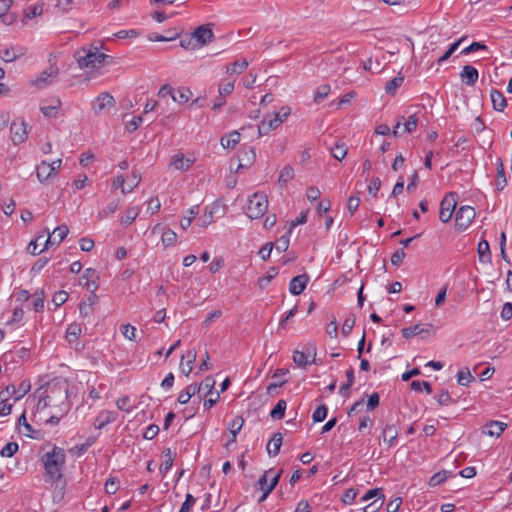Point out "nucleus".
I'll list each match as a JSON object with an SVG mask.
<instances>
[{
    "instance_id": "43",
    "label": "nucleus",
    "mask_w": 512,
    "mask_h": 512,
    "mask_svg": "<svg viewBox=\"0 0 512 512\" xmlns=\"http://www.w3.org/2000/svg\"><path fill=\"white\" fill-rule=\"evenodd\" d=\"M434 398L441 406H449L450 404L455 403L447 390H441L434 396Z\"/></svg>"
},
{
    "instance_id": "14",
    "label": "nucleus",
    "mask_w": 512,
    "mask_h": 512,
    "mask_svg": "<svg viewBox=\"0 0 512 512\" xmlns=\"http://www.w3.org/2000/svg\"><path fill=\"white\" fill-rule=\"evenodd\" d=\"M26 54V48L23 46H15L5 48L0 52V58L5 62H13Z\"/></svg>"
},
{
    "instance_id": "13",
    "label": "nucleus",
    "mask_w": 512,
    "mask_h": 512,
    "mask_svg": "<svg viewBox=\"0 0 512 512\" xmlns=\"http://www.w3.org/2000/svg\"><path fill=\"white\" fill-rule=\"evenodd\" d=\"M308 281L309 276L307 274L293 277L289 283V292L295 296L300 295L305 290Z\"/></svg>"
},
{
    "instance_id": "56",
    "label": "nucleus",
    "mask_w": 512,
    "mask_h": 512,
    "mask_svg": "<svg viewBox=\"0 0 512 512\" xmlns=\"http://www.w3.org/2000/svg\"><path fill=\"white\" fill-rule=\"evenodd\" d=\"M19 449L16 442L7 443L0 451L2 457H12Z\"/></svg>"
},
{
    "instance_id": "2",
    "label": "nucleus",
    "mask_w": 512,
    "mask_h": 512,
    "mask_svg": "<svg viewBox=\"0 0 512 512\" xmlns=\"http://www.w3.org/2000/svg\"><path fill=\"white\" fill-rule=\"evenodd\" d=\"M70 386L66 380L54 379L46 385L43 408L53 406L59 408L61 415H66L71 407L68 400Z\"/></svg>"
},
{
    "instance_id": "26",
    "label": "nucleus",
    "mask_w": 512,
    "mask_h": 512,
    "mask_svg": "<svg viewBox=\"0 0 512 512\" xmlns=\"http://www.w3.org/2000/svg\"><path fill=\"white\" fill-rule=\"evenodd\" d=\"M505 428L506 424L503 422L490 421L488 424H486L484 433L489 436L499 437L504 432Z\"/></svg>"
},
{
    "instance_id": "25",
    "label": "nucleus",
    "mask_w": 512,
    "mask_h": 512,
    "mask_svg": "<svg viewBox=\"0 0 512 512\" xmlns=\"http://www.w3.org/2000/svg\"><path fill=\"white\" fill-rule=\"evenodd\" d=\"M36 175L41 183L46 182L51 176H53L52 169L47 161H42L36 167Z\"/></svg>"
},
{
    "instance_id": "50",
    "label": "nucleus",
    "mask_w": 512,
    "mask_h": 512,
    "mask_svg": "<svg viewBox=\"0 0 512 512\" xmlns=\"http://www.w3.org/2000/svg\"><path fill=\"white\" fill-rule=\"evenodd\" d=\"M355 321H356V318H355L354 314H350L344 320L343 325H342V329H341L342 335L344 337H347L351 333V331H352V329H353V327L355 325Z\"/></svg>"
},
{
    "instance_id": "3",
    "label": "nucleus",
    "mask_w": 512,
    "mask_h": 512,
    "mask_svg": "<svg viewBox=\"0 0 512 512\" xmlns=\"http://www.w3.org/2000/svg\"><path fill=\"white\" fill-rule=\"evenodd\" d=\"M74 57L76 58L78 65L81 69L83 68H99L102 64L112 62L113 58L107 54L99 52L97 47L93 48H82L75 52Z\"/></svg>"
},
{
    "instance_id": "24",
    "label": "nucleus",
    "mask_w": 512,
    "mask_h": 512,
    "mask_svg": "<svg viewBox=\"0 0 512 512\" xmlns=\"http://www.w3.org/2000/svg\"><path fill=\"white\" fill-rule=\"evenodd\" d=\"M18 424L23 426L22 434L26 437H30L32 439H40V431H36L32 428V426L27 422L25 413L18 418Z\"/></svg>"
},
{
    "instance_id": "48",
    "label": "nucleus",
    "mask_w": 512,
    "mask_h": 512,
    "mask_svg": "<svg viewBox=\"0 0 512 512\" xmlns=\"http://www.w3.org/2000/svg\"><path fill=\"white\" fill-rule=\"evenodd\" d=\"M329 92H330V85H328V84L320 85L314 93V102L320 103L328 96Z\"/></svg>"
},
{
    "instance_id": "38",
    "label": "nucleus",
    "mask_w": 512,
    "mask_h": 512,
    "mask_svg": "<svg viewBox=\"0 0 512 512\" xmlns=\"http://www.w3.org/2000/svg\"><path fill=\"white\" fill-rule=\"evenodd\" d=\"M418 125V117L416 114H412L408 119L404 118L402 121L403 133H412L416 130Z\"/></svg>"
},
{
    "instance_id": "53",
    "label": "nucleus",
    "mask_w": 512,
    "mask_h": 512,
    "mask_svg": "<svg viewBox=\"0 0 512 512\" xmlns=\"http://www.w3.org/2000/svg\"><path fill=\"white\" fill-rule=\"evenodd\" d=\"M328 413V408L326 405H319L312 414V419L314 422H322L325 420Z\"/></svg>"
},
{
    "instance_id": "27",
    "label": "nucleus",
    "mask_w": 512,
    "mask_h": 512,
    "mask_svg": "<svg viewBox=\"0 0 512 512\" xmlns=\"http://www.w3.org/2000/svg\"><path fill=\"white\" fill-rule=\"evenodd\" d=\"M240 142V133L232 131L228 135L223 136L220 143L225 149H233Z\"/></svg>"
},
{
    "instance_id": "29",
    "label": "nucleus",
    "mask_w": 512,
    "mask_h": 512,
    "mask_svg": "<svg viewBox=\"0 0 512 512\" xmlns=\"http://www.w3.org/2000/svg\"><path fill=\"white\" fill-rule=\"evenodd\" d=\"M286 407H287V403L285 400H283V399L278 400L276 405L270 411V417L273 420L283 419L285 416Z\"/></svg>"
},
{
    "instance_id": "42",
    "label": "nucleus",
    "mask_w": 512,
    "mask_h": 512,
    "mask_svg": "<svg viewBox=\"0 0 512 512\" xmlns=\"http://www.w3.org/2000/svg\"><path fill=\"white\" fill-rule=\"evenodd\" d=\"M11 0H1L0 1V20L5 24H10L12 22V18L6 13L11 5Z\"/></svg>"
},
{
    "instance_id": "34",
    "label": "nucleus",
    "mask_w": 512,
    "mask_h": 512,
    "mask_svg": "<svg viewBox=\"0 0 512 512\" xmlns=\"http://www.w3.org/2000/svg\"><path fill=\"white\" fill-rule=\"evenodd\" d=\"M163 454H164L165 459L160 464L159 470L163 475H165L171 469V467L173 465L174 456L172 455L170 448L164 449Z\"/></svg>"
},
{
    "instance_id": "12",
    "label": "nucleus",
    "mask_w": 512,
    "mask_h": 512,
    "mask_svg": "<svg viewBox=\"0 0 512 512\" xmlns=\"http://www.w3.org/2000/svg\"><path fill=\"white\" fill-rule=\"evenodd\" d=\"M132 177H133V185H129V187H125L124 183H125V178L123 175H118L116 177V179L113 181L112 183V191H115L117 190L118 188H121V192L122 194H127V193H130L131 191H133V189L138 186V184L140 183L141 181V176L139 174H137L136 172H132Z\"/></svg>"
},
{
    "instance_id": "17",
    "label": "nucleus",
    "mask_w": 512,
    "mask_h": 512,
    "mask_svg": "<svg viewBox=\"0 0 512 512\" xmlns=\"http://www.w3.org/2000/svg\"><path fill=\"white\" fill-rule=\"evenodd\" d=\"M460 77L467 86H474L478 80L479 73L472 65H465L460 73Z\"/></svg>"
},
{
    "instance_id": "55",
    "label": "nucleus",
    "mask_w": 512,
    "mask_h": 512,
    "mask_svg": "<svg viewBox=\"0 0 512 512\" xmlns=\"http://www.w3.org/2000/svg\"><path fill=\"white\" fill-rule=\"evenodd\" d=\"M5 392H0V417H5L11 413L12 404H7Z\"/></svg>"
},
{
    "instance_id": "30",
    "label": "nucleus",
    "mask_w": 512,
    "mask_h": 512,
    "mask_svg": "<svg viewBox=\"0 0 512 512\" xmlns=\"http://www.w3.org/2000/svg\"><path fill=\"white\" fill-rule=\"evenodd\" d=\"M477 251H478L480 262L486 263V262L490 261V259H491V252H490V246H489L488 241L481 240L478 243Z\"/></svg>"
},
{
    "instance_id": "54",
    "label": "nucleus",
    "mask_w": 512,
    "mask_h": 512,
    "mask_svg": "<svg viewBox=\"0 0 512 512\" xmlns=\"http://www.w3.org/2000/svg\"><path fill=\"white\" fill-rule=\"evenodd\" d=\"M289 235L288 232L285 235H282L280 238H278L273 245L275 249L279 252H285L289 247Z\"/></svg>"
},
{
    "instance_id": "60",
    "label": "nucleus",
    "mask_w": 512,
    "mask_h": 512,
    "mask_svg": "<svg viewBox=\"0 0 512 512\" xmlns=\"http://www.w3.org/2000/svg\"><path fill=\"white\" fill-rule=\"evenodd\" d=\"M384 504V498H376L363 508V512H378Z\"/></svg>"
},
{
    "instance_id": "40",
    "label": "nucleus",
    "mask_w": 512,
    "mask_h": 512,
    "mask_svg": "<svg viewBox=\"0 0 512 512\" xmlns=\"http://www.w3.org/2000/svg\"><path fill=\"white\" fill-rule=\"evenodd\" d=\"M403 82H404V77L400 74L398 76L392 78L391 80H389L386 83V86H385L386 93L394 94L395 91L397 90V88H399L403 84Z\"/></svg>"
},
{
    "instance_id": "44",
    "label": "nucleus",
    "mask_w": 512,
    "mask_h": 512,
    "mask_svg": "<svg viewBox=\"0 0 512 512\" xmlns=\"http://www.w3.org/2000/svg\"><path fill=\"white\" fill-rule=\"evenodd\" d=\"M180 46L186 50H195L199 48L192 34H186L181 37Z\"/></svg>"
},
{
    "instance_id": "63",
    "label": "nucleus",
    "mask_w": 512,
    "mask_h": 512,
    "mask_svg": "<svg viewBox=\"0 0 512 512\" xmlns=\"http://www.w3.org/2000/svg\"><path fill=\"white\" fill-rule=\"evenodd\" d=\"M30 388H31V385L28 381H22L19 384L18 388L16 389L17 395L15 396V401L24 397L29 392Z\"/></svg>"
},
{
    "instance_id": "64",
    "label": "nucleus",
    "mask_w": 512,
    "mask_h": 512,
    "mask_svg": "<svg viewBox=\"0 0 512 512\" xmlns=\"http://www.w3.org/2000/svg\"><path fill=\"white\" fill-rule=\"evenodd\" d=\"M196 498L191 494H186L185 501L183 502L179 512H190L191 507L195 504Z\"/></svg>"
},
{
    "instance_id": "57",
    "label": "nucleus",
    "mask_w": 512,
    "mask_h": 512,
    "mask_svg": "<svg viewBox=\"0 0 512 512\" xmlns=\"http://www.w3.org/2000/svg\"><path fill=\"white\" fill-rule=\"evenodd\" d=\"M473 380V376L469 372L468 369L460 370L457 373V382L459 385L468 386V384Z\"/></svg>"
},
{
    "instance_id": "11",
    "label": "nucleus",
    "mask_w": 512,
    "mask_h": 512,
    "mask_svg": "<svg viewBox=\"0 0 512 512\" xmlns=\"http://www.w3.org/2000/svg\"><path fill=\"white\" fill-rule=\"evenodd\" d=\"M198 47H201L214 38V33L208 25L198 26L192 33Z\"/></svg>"
},
{
    "instance_id": "19",
    "label": "nucleus",
    "mask_w": 512,
    "mask_h": 512,
    "mask_svg": "<svg viewBox=\"0 0 512 512\" xmlns=\"http://www.w3.org/2000/svg\"><path fill=\"white\" fill-rule=\"evenodd\" d=\"M244 425V419L242 416L237 415L229 424V429L231 433V439L225 444V447H229L231 443L236 441L237 434L240 432Z\"/></svg>"
},
{
    "instance_id": "23",
    "label": "nucleus",
    "mask_w": 512,
    "mask_h": 512,
    "mask_svg": "<svg viewBox=\"0 0 512 512\" xmlns=\"http://www.w3.org/2000/svg\"><path fill=\"white\" fill-rule=\"evenodd\" d=\"M193 164V160L185 158L182 154H176L171 159V165L180 171H187Z\"/></svg>"
},
{
    "instance_id": "46",
    "label": "nucleus",
    "mask_w": 512,
    "mask_h": 512,
    "mask_svg": "<svg viewBox=\"0 0 512 512\" xmlns=\"http://www.w3.org/2000/svg\"><path fill=\"white\" fill-rule=\"evenodd\" d=\"M186 357L188 359L187 360V370H184V365H183L182 362L180 363V369H181L183 374L188 376L192 372V370H193L192 363L195 362L196 357H197V353H196L195 350H189L187 352Z\"/></svg>"
},
{
    "instance_id": "39",
    "label": "nucleus",
    "mask_w": 512,
    "mask_h": 512,
    "mask_svg": "<svg viewBox=\"0 0 512 512\" xmlns=\"http://www.w3.org/2000/svg\"><path fill=\"white\" fill-rule=\"evenodd\" d=\"M294 177V169L290 165H286L282 168L279 174L278 183L283 186L288 181L293 179Z\"/></svg>"
},
{
    "instance_id": "36",
    "label": "nucleus",
    "mask_w": 512,
    "mask_h": 512,
    "mask_svg": "<svg viewBox=\"0 0 512 512\" xmlns=\"http://www.w3.org/2000/svg\"><path fill=\"white\" fill-rule=\"evenodd\" d=\"M82 328L81 325L78 323H72L68 326L66 330V338L68 342H74L76 341L79 336L81 335Z\"/></svg>"
},
{
    "instance_id": "49",
    "label": "nucleus",
    "mask_w": 512,
    "mask_h": 512,
    "mask_svg": "<svg viewBox=\"0 0 512 512\" xmlns=\"http://www.w3.org/2000/svg\"><path fill=\"white\" fill-rule=\"evenodd\" d=\"M199 213V205H194L189 209V217H183L180 221V226L182 229H187L194 217Z\"/></svg>"
},
{
    "instance_id": "52",
    "label": "nucleus",
    "mask_w": 512,
    "mask_h": 512,
    "mask_svg": "<svg viewBox=\"0 0 512 512\" xmlns=\"http://www.w3.org/2000/svg\"><path fill=\"white\" fill-rule=\"evenodd\" d=\"M176 240L177 234L171 229L165 230L161 237V241L163 245L166 247L173 245L176 242Z\"/></svg>"
},
{
    "instance_id": "22",
    "label": "nucleus",
    "mask_w": 512,
    "mask_h": 512,
    "mask_svg": "<svg viewBox=\"0 0 512 512\" xmlns=\"http://www.w3.org/2000/svg\"><path fill=\"white\" fill-rule=\"evenodd\" d=\"M383 440L390 447L394 446L398 437V430L393 424H386L382 431Z\"/></svg>"
},
{
    "instance_id": "37",
    "label": "nucleus",
    "mask_w": 512,
    "mask_h": 512,
    "mask_svg": "<svg viewBox=\"0 0 512 512\" xmlns=\"http://www.w3.org/2000/svg\"><path fill=\"white\" fill-rule=\"evenodd\" d=\"M332 156L337 160H343L347 155V147L344 143L336 142L330 148Z\"/></svg>"
},
{
    "instance_id": "6",
    "label": "nucleus",
    "mask_w": 512,
    "mask_h": 512,
    "mask_svg": "<svg viewBox=\"0 0 512 512\" xmlns=\"http://www.w3.org/2000/svg\"><path fill=\"white\" fill-rule=\"evenodd\" d=\"M458 197L457 192H449L442 199L439 211V220L442 223H447L451 219L457 205Z\"/></svg>"
},
{
    "instance_id": "15",
    "label": "nucleus",
    "mask_w": 512,
    "mask_h": 512,
    "mask_svg": "<svg viewBox=\"0 0 512 512\" xmlns=\"http://www.w3.org/2000/svg\"><path fill=\"white\" fill-rule=\"evenodd\" d=\"M115 104V100L113 98V96L108 93V92H104V93H101L97 99H96V103L93 104V110L95 113L99 114L101 113L105 108L107 107H112L114 106Z\"/></svg>"
},
{
    "instance_id": "51",
    "label": "nucleus",
    "mask_w": 512,
    "mask_h": 512,
    "mask_svg": "<svg viewBox=\"0 0 512 512\" xmlns=\"http://www.w3.org/2000/svg\"><path fill=\"white\" fill-rule=\"evenodd\" d=\"M137 216H138V211L136 208H134V207L128 208L125 211L124 215L120 219L121 224L129 225L136 219Z\"/></svg>"
},
{
    "instance_id": "18",
    "label": "nucleus",
    "mask_w": 512,
    "mask_h": 512,
    "mask_svg": "<svg viewBox=\"0 0 512 512\" xmlns=\"http://www.w3.org/2000/svg\"><path fill=\"white\" fill-rule=\"evenodd\" d=\"M58 72L59 71L57 67L51 66L48 70L43 71L33 83L38 88H44L49 83L48 79L51 77H56Z\"/></svg>"
},
{
    "instance_id": "21",
    "label": "nucleus",
    "mask_w": 512,
    "mask_h": 512,
    "mask_svg": "<svg viewBox=\"0 0 512 512\" xmlns=\"http://www.w3.org/2000/svg\"><path fill=\"white\" fill-rule=\"evenodd\" d=\"M282 434L280 432H276L273 434L271 439L267 444V452L270 456L275 457L280 452V448L282 445Z\"/></svg>"
},
{
    "instance_id": "8",
    "label": "nucleus",
    "mask_w": 512,
    "mask_h": 512,
    "mask_svg": "<svg viewBox=\"0 0 512 512\" xmlns=\"http://www.w3.org/2000/svg\"><path fill=\"white\" fill-rule=\"evenodd\" d=\"M293 361L302 368L310 363H316V346L309 344L302 351L295 350L293 352Z\"/></svg>"
},
{
    "instance_id": "61",
    "label": "nucleus",
    "mask_w": 512,
    "mask_h": 512,
    "mask_svg": "<svg viewBox=\"0 0 512 512\" xmlns=\"http://www.w3.org/2000/svg\"><path fill=\"white\" fill-rule=\"evenodd\" d=\"M121 333L123 336L129 340H136V328L130 324L121 326Z\"/></svg>"
},
{
    "instance_id": "59",
    "label": "nucleus",
    "mask_w": 512,
    "mask_h": 512,
    "mask_svg": "<svg viewBox=\"0 0 512 512\" xmlns=\"http://www.w3.org/2000/svg\"><path fill=\"white\" fill-rule=\"evenodd\" d=\"M479 50H488V47L481 42H472L469 46H467L461 51V54L467 55Z\"/></svg>"
},
{
    "instance_id": "62",
    "label": "nucleus",
    "mask_w": 512,
    "mask_h": 512,
    "mask_svg": "<svg viewBox=\"0 0 512 512\" xmlns=\"http://www.w3.org/2000/svg\"><path fill=\"white\" fill-rule=\"evenodd\" d=\"M68 297L69 295L66 291L60 290L53 295L52 302L56 307H59L67 301Z\"/></svg>"
},
{
    "instance_id": "58",
    "label": "nucleus",
    "mask_w": 512,
    "mask_h": 512,
    "mask_svg": "<svg viewBox=\"0 0 512 512\" xmlns=\"http://www.w3.org/2000/svg\"><path fill=\"white\" fill-rule=\"evenodd\" d=\"M119 489V479L116 477H110L105 483V492L107 494H115Z\"/></svg>"
},
{
    "instance_id": "5",
    "label": "nucleus",
    "mask_w": 512,
    "mask_h": 512,
    "mask_svg": "<svg viewBox=\"0 0 512 512\" xmlns=\"http://www.w3.org/2000/svg\"><path fill=\"white\" fill-rule=\"evenodd\" d=\"M476 216L475 209L469 205L461 206L455 215V229L463 232L468 229Z\"/></svg>"
},
{
    "instance_id": "33",
    "label": "nucleus",
    "mask_w": 512,
    "mask_h": 512,
    "mask_svg": "<svg viewBox=\"0 0 512 512\" xmlns=\"http://www.w3.org/2000/svg\"><path fill=\"white\" fill-rule=\"evenodd\" d=\"M192 96V92L187 87L179 88L177 92H174V95H172V99L174 102H177L179 104H183L189 101V99Z\"/></svg>"
},
{
    "instance_id": "31",
    "label": "nucleus",
    "mask_w": 512,
    "mask_h": 512,
    "mask_svg": "<svg viewBox=\"0 0 512 512\" xmlns=\"http://www.w3.org/2000/svg\"><path fill=\"white\" fill-rule=\"evenodd\" d=\"M95 273L96 271L94 269L88 268L85 270L83 276L81 277V280H85L83 285L86 286L87 289H92V291H95L98 288V285L94 279Z\"/></svg>"
},
{
    "instance_id": "45",
    "label": "nucleus",
    "mask_w": 512,
    "mask_h": 512,
    "mask_svg": "<svg viewBox=\"0 0 512 512\" xmlns=\"http://www.w3.org/2000/svg\"><path fill=\"white\" fill-rule=\"evenodd\" d=\"M120 204L119 200L110 202L105 208L98 213V218L103 219L116 212Z\"/></svg>"
},
{
    "instance_id": "47",
    "label": "nucleus",
    "mask_w": 512,
    "mask_h": 512,
    "mask_svg": "<svg viewBox=\"0 0 512 512\" xmlns=\"http://www.w3.org/2000/svg\"><path fill=\"white\" fill-rule=\"evenodd\" d=\"M401 332H402L403 337L408 339V338L414 337L416 335L423 334L424 329L419 324H416L413 326L403 328L401 330Z\"/></svg>"
},
{
    "instance_id": "16",
    "label": "nucleus",
    "mask_w": 512,
    "mask_h": 512,
    "mask_svg": "<svg viewBox=\"0 0 512 512\" xmlns=\"http://www.w3.org/2000/svg\"><path fill=\"white\" fill-rule=\"evenodd\" d=\"M117 416L115 411L103 410L96 417L94 426L96 429H103L106 425L116 421Z\"/></svg>"
},
{
    "instance_id": "28",
    "label": "nucleus",
    "mask_w": 512,
    "mask_h": 512,
    "mask_svg": "<svg viewBox=\"0 0 512 512\" xmlns=\"http://www.w3.org/2000/svg\"><path fill=\"white\" fill-rule=\"evenodd\" d=\"M450 476H454L452 472L447 470H441L435 473L428 482L430 487H436L443 484Z\"/></svg>"
},
{
    "instance_id": "4",
    "label": "nucleus",
    "mask_w": 512,
    "mask_h": 512,
    "mask_svg": "<svg viewBox=\"0 0 512 512\" xmlns=\"http://www.w3.org/2000/svg\"><path fill=\"white\" fill-rule=\"evenodd\" d=\"M268 198L263 193H254L248 200L246 214L250 219H258L267 212Z\"/></svg>"
},
{
    "instance_id": "41",
    "label": "nucleus",
    "mask_w": 512,
    "mask_h": 512,
    "mask_svg": "<svg viewBox=\"0 0 512 512\" xmlns=\"http://www.w3.org/2000/svg\"><path fill=\"white\" fill-rule=\"evenodd\" d=\"M248 67V62L245 59L236 60L226 67L227 73H241Z\"/></svg>"
},
{
    "instance_id": "1",
    "label": "nucleus",
    "mask_w": 512,
    "mask_h": 512,
    "mask_svg": "<svg viewBox=\"0 0 512 512\" xmlns=\"http://www.w3.org/2000/svg\"><path fill=\"white\" fill-rule=\"evenodd\" d=\"M40 461L45 471L44 481L55 485L54 499H62L66 489V480L63 475L66 463L64 449L54 445L51 451L41 456Z\"/></svg>"
},
{
    "instance_id": "7",
    "label": "nucleus",
    "mask_w": 512,
    "mask_h": 512,
    "mask_svg": "<svg viewBox=\"0 0 512 512\" xmlns=\"http://www.w3.org/2000/svg\"><path fill=\"white\" fill-rule=\"evenodd\" d=\"M30 126L23 119H15L10 126L11 140L14 145H19L27 140Z\"/></svg>"
},
{
    "instance_id": "32",
    "label": "nucleus",
    "mask_w": 512,
    "mask_h": 512,
    "mask_svg": "<svg viewBox=\"0 0 512 512\" xmlns=\"http://www.w3.org/2000/svg\"><path fill=\"white\" fill-rule=\"evenodd\" d=\"M215 386V380L212 376H206L204 380L198 385L197 392L206 391L204 397L213 395V389Z\"/></svg>"
},
{
    "instance_id": "35",
    "label": "nucleus",
    "mask_w": 512,
    "mask_h": 512,
    "mask_svg": "<svg viewBox=\"0 0 512 512\" xmlns=\"http://www.w3.org/2000/svg\"><path fill=\"white\" fill-rule=\"evenodd\" d=\"M279 274L278 267H271L267 271L266 275L258 279V285L261 289H264L268 286L272 279H274Z\"/></svg>"
},
{
    "instance_id": "9",
    "label": "nucleus",
    "mask_w": 512,
    "mask_h": 512,
    "mask_svg": "<svg viewBox=\"0 0 512 512\" xmlns=\"http://www.w3.org/2000/svg\"><path fill=\"white\" fill-rule=\"evenodd\" d=\"M46 233L48 234V237L45 241L44 249H48L49 246L54 244H60L69 233V229L65 224H63L56 227L52 233L47 229Z\"/></svg>"
},
{
    "instance_id": "20",
    "label": "nucleus",
    "mask_w": 512,
    "mask_h": 512,
    "mask_svg": "<svg viewBox=\"0 0 512 512\" xmlns=\"http://www.w3.org/2000/svg\"><path fill=\"white\" fill-rule=\"evenodd\" d=\"M490 97H491L493 108L496 111L501 112L507 106V100L501 91H499L497 89H492L490 92Z\"/></svg>"
},
{
    "instance_id": "10",
    "label": "nucleus",
    "mask_w": 512,
    "mask_h": 512,
    "mask_svg": "<svg viewBox=\"0 0 512 512\" xmlns=\"http://www.w3.org/2000/svg\"><path fill=\"white\" fill-rule=\"evenodd\" d=\"M238 160L239 165L237 167V171L251 167L256 160L255 149L251 146H244L238 154Z\"/></svg>"
}]
</instances>
